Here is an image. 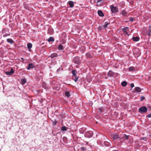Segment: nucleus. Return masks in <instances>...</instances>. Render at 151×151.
Segmentation results:
<instances>
[{
    "label": "nucleus",
    "instance_id": "27",
    "mask_svg": "<svg viewBox=\"0 0 151 151\" xmlns=\"http://www.w3.org/2000/svg\"><path fill=\"white\" fill-rule=\"evenodd\" d=\"M61 129L62 131H65L67 130L66 127L65 126L62 127L61 128Z\"/></svg>",
    "mask_w": 151,
    "mask_h": 151
},
{
    "label": "nucleus",
    "instance_id": "47",
    "mask_svg": "<svg viewBox=\"0 0 151 151\" xmlns=\"http://www.w3.org/2000/svg\"><path fill=\"white\" fill-rule=\"evenodd\" d=\"M55 124H56V122H55Z\"/></svg>",
    "mask_w": 151,
    "mask_h": 151
},
{
    "label": "nucleus",
    "instance_id": "22",
    "mask_svg": "<svg viewBox=\"0 0 151 151\" xmlns=\"http://www.w3.org/2000/svg\"><path fill=\"white\" fill-rule=\"evenodd\" d=\"M104 144L105 146H108L110 145V143L108 142L105 141L104 142Z\"/></svg>",
    "mask_w": 151,
    "mask_h": 151
},
{
    "label": "nucleus",
    "instance_id": "36",
    "mask_svg": "<svg viewBox=\"0 0 151 151\" xmlns=\"http://www.w3.org/2000/svg\"><path fill=\"white\" fill-rule=\"evenodd\" d=\"M128 139V137L127 136L125 135V136L124 137V140L125 139Z\"/></svg>",
    "mask_w": 151,
    "mask_h": 151
},
{
    "label": "nucleus",
    "instance_id": "9",
    "mask_svg": "<svg viewBox=\"0 0 151 151\" xmlns=\"http://www.w3.org/2000/svg\"><path fill=\"white\" fill-rule=\"evenodd\" d=\"M128 27H125V28H122V31H123L124 33L126 34H127V35H128L129 36V35L128 34V33L127 32V29H128Z\"/></svg>",
    "mask_w": 151,
    "mask_h": 151
},
{
    "label": "nucleus",
    "instance_id": "1",
    "mask_svg": "<svg viewBox=\"0 0 151 151\" xmlns=\"http://www.w3.org/2000/svg\"><path fill=\"white\" fill-rule=\"evenodd\" d=\"M147 110V108L145 106H142L139 109V111L140 113L146 112Z\"/></svg>",
    "mask_w": 151,
    "mask_h": 151
},
{
    "label": "nucleus",
    "instance_id": "16",
    "mask_svg": "<svg viewBox=\"0 0 151 151\" xmlns=\"http://www.w3.org/2000/svg\"><path fill=\"white\" fill-rule=\"evenodd\" d=\"M7 42L10 43L11 44H12L13 43V41L11 39L9 38L7 39Z\"/></svg>",
    "mask_w": 151,
    "mask_h": 151
},
{
    "label": "nucleus",
    "instance_id": "26",
    "mask_svg": "<svg viewBox=\"0 0 151 151\" xmlns=\"http://www.w3.org/2000/svg\"><path fill=\"white\" fill-rule=\"evenodd\" d=\"M21 83L22 84H24L26 82V80L25 79H24L21 80Z\"/></svg>",
    "mask_w": 151,
    "mask_h": 151
},
{
    "label": "nucleus",
    "instance_id": "19",
    "mask_svg": "<svg viewBox=\"0 0 151 151\" xmlns=\"http://www.w3.org/2000/svg\"><path fill=\"white\" fill-rule=\"evenodd\" d=\"M58 50H62L64 49L63 46L61 45H60L58 48Z\"/></svg>",
    "mask_w": 151,
    "mask_h": 151
},
{
    "label": "nucleus",
    "instance_id": "23",
    "mask_svg": "<svg viewBox=\"0 0 151 151\" xmlns=\"http://www.w3.org/2000/svg\"><path fill=\"white\" fill-rule=\"evenodd\" d=\"M32 44L31 43H29L27 44V48L29 49H30L32 48Z\"/></svg>",
    "mask_w": 151,
    "mask_h": 151
},
{
    "label": "nucleus",
    "instance_id": "32",
    "mask_svg": "<svg viewBox=\"0 0 151 151\" xmlns=\"http://www.w3.org/2000/svg\"><path fill=\"white\" fill-rule=\"evenodd\" d=\"M81 149L82 151H84L86 150V148L84 147H82L81 148Z\"/></svg>",
    "mask_w": 151,
    "mask_h": 151
},
{
    "label": "nucleus",
    "instance_id": "31",
    "mask_svg": "<svg viewBox=\"0 0 151 151\" xmlns=\"http://www.w3.org/2000/svg\"><path fill=\"white\" fill-rule=\"evenodd\" d=\"M151 29L149 28V31L148 33H147V35H148L149 36H150L151 35Z\"/></svg>",
    "mask_w": 151,
    "mask_h": 151
},
{
    "label": "nucleus",
    "instance_id": "7",
    "mask_svg": "<svg viewBox=\"0 0 151 151\" xmlns=\"http://www.w3.org/2000/svg\"><path fill=\"white\" fill-rule=\"evenodd\" d=\"M125 135V134H121L119 136V139L121 141H122V142L124 140Z\"/></svg>",
    "mask_w": 151,
    "mask_h": 151
},
{
    "label": "nucleus",
    "instance_id": "40",
    "mask_svg": "<svg viewBox=\"0 0 151 151\" xmlns=\"http://www.w3.org/2000/svg\"><path fill=\"white\" fill-rule=\"evenodd\" d=\"M147 117H151V114H150L149 115H147Z\"/></svg>",
    "mask_w": 151,
    "mask_h": 151
},
{
    "label": "nucleus",
    "instance_id": "17",
    "mask_svg": "<svg viewBox=\"0 0 151 151\" xmlns=\"http://www.w3.org/2000/svg\"><path fill=\"white\" fill-rule=\"evenodd\" d=\"M113 75V73L111 71H109L108 73V76L109 77H112Z\"/></svg>",
    "mask_w": 151,
    "mask_h": 151
},
{
    "label": "nucleus",
    "instance_id": "46",
    "mask_svg": "<svg viewBox=\"0 0 151 151\" xmlns=\"http://www.w3.org/2000/svg\"><path fill=\"white\" fill-rule=\"evenodd\" d=\"M151 28V26L149 27V28H150H150Z\"/></svg>",
    "mask_w": 151,
    "mask_h": 151
},
{
    "label": "nucleus",
    "instance_id": "42",
    "mask_svg": "<svg viewBox=\"0 0 151 151\" xmlns=\"http://www.w3.org/2000/svg\"><path fill=\"white\" fill-rule=\"evenodd\" d=\"M101 27H99V30H101Z\"/></svg>",
    "mask_w": 151,
    "mask_h": 151
},
{
    "label": "nucleus",
    "instance_id": "29",
    "mask_svg": "<svg viewBox=\"0 0 151 151\" xmlns=\"http://www.w3.org/2000/svg\"><path fill=\"white\" fill-rule=\"evenodd\" d=\"M86 55L88 58H90L91 57V55L89 53H86Z\"/></svg>",
    "mask_w": 151,
    "mask_h": 151
},
{
    "label": "nucleus",
    "instance_id": "24",
    "mask_svg": "<svg viewBox=\"0 0 151 151\" xmlns=\"http://www.w3.org/2000/svg\"><path fill=\"white\" fill-rule=\"evenodd\" d=\"M65 96L68 97H69L70 96V94L69 93L68 91H66L65 92Z\"/></svg>",
    "mask_w": 151,
    "mask_h": 151
},
{
    "label": "nucleus",
    "instance_id": "41",
    "mask_svg": "<svg viewBox=\"0 0 151 151\" xmlns=\"http://www.w3.org/2000/svg\"><path fill=\"white\" fill-rule=\"evenodd\" d=\"M130 20L131 21H133V19L132 18H130Z\"/></svg>",
    "mask_w": 151,
    "mask_h": 151
},
{
    "label": "nucleus",
    "instance_id": "39",
    "mask_svg": "<svg viewBox=\"0 0 151 151\" xmlns=\"http://www.w3.org/2000/svg\"><path fill=\"white\" fill-rule=\"evenodd\" d=\"M147 108L151 110V106H147Z\"/></svg>",
    "mask_w": 151,
    "mask_h": 151
},
{
    "label": "nucleus",
    "instance_id": "43",
    "mask_svg": "<svg viewBox=\"0 0 151 151\" xmlns=\"http://www.w3.org/2000/svg\"><path fill=\"white\" fill-rule=\"evenodd\" d=\"M102 0H98V2H100Z\"/></svg>",
    "mask_w": 151,
    "mask_h": 151
},
{
    "label": "nucleus",
    "instance_id": "11",
    "mask_svg": "<svg viewBox=\"0 0 151 151\" xmlns=\"http://www.w3.org/2000/svg\"><path fill=\"white\" fill-rule=\"evenodd\" d=\"M68 3L70 7L72 8L73 7L74 5L73 1H69Z\"/></svg>",
    "mask_w": 151,
    "mask_h": 151
},
{
    "label": "nucleus",
    "instance_id": "35",
    "mask_svg": "<svg viewBox=\"0 0 151 151\" xmlns=\"http://www.w3.org/2000/svg\"><path fill=\"white\" fill-rule=\"evenodd\" d=\"M98 109L100 113H101L102 112L103 109L101 108H99Z\"/></svg>",
    "mask_w": 151,
    "mask_h": 151
},
{
    "label": "nucleus",
    "instance_id": "18",
    "mask_svg": "<svg viewBox=\"0 0 151 151\" xmlns=\"http://www.w3.org/2000/svg\"><path fill=\"white\" fill-rule=\"evenodd\" d=\"M110 23L109 22H105L104 25L103 26V27L104 28H106L107 27L108 25Z\"/></svg>",
    "mask_w": 151,
    "mask_h": 151
},
{
    "label": "nucleus",
    "instance_id": "25",
    "mask_svg": "<svg viewBox=\"0 0 151 151\" xmlns=\"http://www.w3.org/2000/svg\"><path fill=\"white\" fill-rule=\"evenodd\" d=\"M129 71H132L134 70V69L133 67H130L129 68Z\"/></svg>",
    "mask_w": 151,
    "mask_h": 151
},
{
    "label": "nucleus",
    "instance_id": "4",
    "mask_svg": "<svg viewBox=\"0 0 151 151\" xmlns=\"http://www.w3.org/2000/svg\"><path fill=\"white\" fill-rule=\"evenodd\" d=\"M73 61L76 64H79L80 62L79 58L78 57H75L73 59Z\"/></svg>",
    "mask_w": 151,
    "mask_h": 151
},
{
    "label": "nucleus",
    "instance_id": "30",
    "mask_svg": "<svg viewBox=\"0 0 151 151\" xmlns=\"http://www.w3.org/2000/svg\"><path fill=\"white\" fill-rule=\"evenodd\" d=\"M127 12L124 11H123L122 12V14L124 16H126L127 15Z\"/></svg>",
    "mask_w": 151,
    "mask_h": 151
},
{
    "label": "nucleus",
    "instance_id": "12",
    "mask_svg": "<svg viewBox=\"0 0 151 151\" xmlns=\"http://www.w3.org/2000/svg\"><path fill=\"white\" fill-rule=\"evenodd\" d=\"M58 56V55L57 53H54L51 54L50 57L52 58H53L55 57H57Z\"/></svg>",
    "mask_w": 151,
    "mask_h": 151
},
{
    "label": "nucleus",
    "instance_id": "8",
    "mask_svg": "<svg viewBox=\"0 0 151 151\" xmlns=\"http://www.w3.org/2000/svg\"><path fill=\"white\" fill-rule=\"evenodd\" d=\"M35 67V65L32 63L29 64L27 68V69L28 70H30V69H32Z\"/></svg>",
    "mask_w": 151,
    "mask_h": 151
},
{
    "label": "nucleus",
    "instance_id": "28",
    "mask_svg": "<svg viewBox=\"0 0 151 151\" xmlns=\"http://www.w3.org/2000/svg\"><path fill=\"white\" fill-rule=\"evenodd\" d=\"M76 71L75 70H73L72 71V73L74 77H76Z\"/></svg>",
    "mask_w": 151,
    "mask_h": 151
},
{
    "label": "nucleus",
    "instance_id": "15",
    "mask_svg": "<svg viewBox=\"0 0 151 151\" xmlns=\"http://www.w3.org/2000/svg\"><path fill=\"white\" fill-rule=\"evenodd\" d=\"M132 40L135 41H138L139 40V37H132Z\"/></svg>",
    "mask_w": 151,
    "mask_h": 151
},
{
    "label": "nucleus",
    "instance_id": "44",
    "mask_svg": "<svg viewBox=\"0 0 151 151\" xmlns=\"http://www.w3.org/2000/svg\"><path fill=\"white\" fill-rule=\"evenodd\" d=\"M121 142H118V144H121Z\"/></svg>",
    "mask_w": 151,
    "mask_h": 151
},
{
    "label": "nucleus",
    "instance_id": "14",
    "mask_svg": "<svg viewBox=\"0 0 151 151\" xmlns=\"http://www.w3.org/2000/svg\"><path fill=\"white\" fill-rule=\"evenodd\" d=\"M56 86L55 85L53 87V89L57 91H59L60 90V88L58 86Z\"/></svg>",
    "mask_w": 151,
    "mask_h": 151
},
{
    "label": "nucleus",
    "instance_id": "33",
    "mask_svg": "<svg viewBox=\"0 0 151 151\" xmlns=\"http://www.w3.org/2000/svg\"><path fill=\"white\" fill-rule=\"evenodd\" d=\"M75 78L74 79V81L75 82H76L77 81H78V78L77 77V76L76 77H75Z\"/></svg>",
    "mask_w": 151,
    "mask_h": 151
},
{
    "label": "nucleus",
    "instance_id": "34",
    "mask_svg": "<svg viewBox=\"0 0 151 151\" xmlns=\"http://www.w3.org/2000/svg\"><path fill=\"white\" fill-rule=\"evenodd\" d=\"M145 99V98L143 96H142L141 97L140 100L141 101H142L144 100Z\"/></svg>",
    "mask_w": 151,
    "mask_h": 151
},
{
    "label": "nucleus",
    "instance_id": "6",
    "mask_svg": "<svg viewBox=\"0 0 151 151\" xmlns=\"http://www.w3.org/2000/svg\"><path fill=\"white\" fill-rule=\"evenodd\" d=\"M112 138L114 140H116L118 139H119V136L117 134L115 133L113 135Z\"/></svg>",
    "mask_w": 151,
    "mask_h": 151
},
{
    "label": "nucleus",
    "instance_id": "37",
    "mask_svg": "<svg viewBox=\"0 0 151 151\" xmlns=\"http://www.w3.org/2000/svg\"><path fill=\"white\" fill-rule=\"evenodd\" d=\"M10 34H6L5 35H3V37H7V36H8Z\"/></svg>",
    "mask_w": 151,
    "mask_h": 151
},
{
    "label": "nucleus",
    "instance_id": "3",
    "mask_svg": "<svg viewBox=\"0 0 151 151\" xmlns=\"http://www.w3.org/2000/svg\"><path fill=\"white\" fill-rule=\"evenodd\" d=\"M110 8L111 11L113 13H115L118 12V9L113 6L111 5L110 6Z\"/></svg>",
    "mask_w": 151,
    "mask_h": 151
},
{
    "label": "nucleus",
    "instance_id": "38",
    "mask_svg": "<svg viewBox=\"0 0 151 151\" xmlns=\"http://www.w3.org/2000/svg\"><path fill=\"white\" fill-rule=\"evenodd\" d=\"M130 86H131L132 88L134 86V85L133 83H132L130 84Z\"/></svg>",
    "mask_w": 151,
    "mask_h": 151
},
{
    "label": "nucleus",
    "instance_id": "48",
    "mask_svg": "<svg viewBox=\"0 0 151 151\" xmlns=\"http://www.w3.org/2000/svg\"><path fill=\"white\" fill-rule=\"evenodd\" d=\"M55 124H56V122H55Z\"/></svg>",
    "mask_w": 151,
    "mask_h": 151
},
{
    "label": "nucleus",
    "instance_id": "21",
    "mask_svg": "<svg viewBox=\"0 0 151 151\" xmlns=\"http://www.w3.org/2000/svg\"><path fill=\"white\" fill-rule=\"evenodd\" d=\"M122 85L124 87L126 86L127 85V82L126 81H124L121 83Z\"/></svg>",
    "mask_w": 151,
    "mask_h": 151
},
{
    "label": "nucleus",
    "instance_id": "20",
    "mask_svg": "<svg viewBox=\"0 0 151 151\" xmlns=\"http://www.w3.org/2000/svg\"><path fill=\"white\" fill-rule=\"evenodd\" d=\"M48 41L49 42L51 41L53 42L54 41V39L53 37H50L48 38Z\"/></svg>",
    "mask_w": 151,
    "mask_h": 151
},
{
    "label": "nucleus",
    "instance_id": "13",
    "mask_svg": "<svg viewBox=\"0 0 151 151\" xmlns=\"http://www.w3.org/2000/svg\"><path fill=\"white\" fill-rule=\"evenodd\" d=\"M98 15L101 17H103L104 16V14L102 12L101 10H99L98 11Z\"/></svg>",
    "mask_w": 151,
    "mask_h": 151
},
{
    "label": "nucleus",
    "instance_id": "5",
    "mask_svg": "<svg viewBox=\"0 0 151 151\" xmlns=\"http://www.w3.org/2000/svg\"><path fill=\"white\" fill-rule=\"evenodd\" d=\"M86 135L87 137H91L93 135V132L91 131L87 132L86 133Z\"/></svg>",
    "mask_w": 151,
    "mask_h": 151
},
{
    "label": "nucleus",
    "instance_id": "45",
    "mask_svg": "<svg viewBox=\"0 0 151 151\" xmlns=\"http://www.w3.org/2000/svg\"><path fill=\"white\" fill-rule=\"evenodd\" d=\"M113 151H118L117 150H114Z\"/></svg>",
    "mask_w": 151,
    "mask_h": 151
},
{
    "label": "nucleus",
    "instance_id": "2",
    "mask_svg": "<svg viewBox=\"0 0 151 151\" xmlns=\"http://www.w3.org/2000/svg\"><path fill=\"white\" fill-rule=\"evenodd\" d=\"M9 70L5 72V74L7 75H11L14 73V69L12 68H9Z\"/></svg>",
    "mask_w": 151,
    "mask_h": 151
},
{
    "label": "nucleus",
    "instance_id": "10",
    "mask_svg": "<svg viewBox=\"0 0 151 151\" xmlns=\"http://www.w3.org/2000/svg\"><path fill=\"white\" fill-rule=\"evenodd\" d=\"M134 92H141V88L138 87H136L134 88Z\"/></svg>",
    "mask_w": 151,
    "mask_h": 151
}]
</instances>
